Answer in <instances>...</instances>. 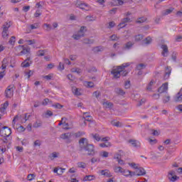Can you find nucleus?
I'll use <instances>...</instances> for the list:
<instances>
[{"label": "nucleus", "instance_id": "obj_49", "mask_svg": "<svg viewBox=\"0 0 182 182\" xmlns=\"http://www.w3.org/2000/svg\"><path fill=\"white\" fill-rule=\"evenodd\" d=\"M42 15V13L41 12V10H36V13L34 14L35 18H39Z\"/></svg>", "mask_w": 182, "mask_h": 182}, {"label": "nucleus", "instance_id": "obj_29", "mask_svg": "<svg viewBox=\"0 0 182 182\" xmlns=\"http://www.w3.org/2000/svg\"><path fill=\"white\" fill-rule=\"evenodd\" d=\"M50 160H55V159H58V154L56 152H53L51 154L48 156Z\"/></svg>", "mask_w": 182, "mask_h": 182}, {"label": "nucleus", "instance_id": "obj_34", "mask_svg": "<svg viewBox=\"0 0 182 182\" xmlns=\"http://www.w3.org/2000/svg\"><path fill=\"white\" fill-rule=\"evenodd\" d=\"M145 68H146V65L143 63H140L138 65H136L137 70H141L142 69H145Z\"/></svg>", "mask_w": 182, "mask_h": 182}, {"label": "nucleus", "instance_id": "obj_45", "mask_svg": "<svg viewBox=\"0 0 182 182\" xmlns=\"http://www.w3.org/2000/svg\"><path fill=\"white\" fill-rule=\"evenodd\" d=\"M42 126V123L41 122H36L33 127L35 128V129H38V127H41Z\"/></svg>", "mask_w": 182, "mask_h": 182}, {"label": "nucleus", "instance_id": "obj_7", "mask_svg": "<svg viewBox=\"0 0 182 182\" xmlns=\"http://www.w3.org/2000/svg\"><path fill=\"white\" fill-rule=\"evenodd\" d=\"M128 143L132 146V147H136L139 148L141 146L140 141L136 140V139H129L128 140Z\"/></svg>", "mask_w": 182, "mask_h": 182}, {"label": "nucleus", "instance_id": "obj_30", "mask_svg": "<svg viewBox=\"0 0 182 182\" xmlns=\"http://www.w3.org/2000/svg\"><path fill=\"white\" fill-rule=\"evenodd\" d=\"M135 42H140V41H142L143 39V35L139 34L135 36Z\"/></svg>", "mask_w": 182, "mask_h": 182}, {"label": "nucleus", "instance_id": "obj_1", "mask_svg": "<svg viewBox=\"0 0 182 182\" xmlns=\"http://www.w3.org/2000/svg\"><path fill=\"white\" fill-rule=\"evenodd\" d=\"M79 144H80V151H87V155L90 156L91 157H93V156H96L97 154V151H96V149H95V145L92 144H89V140L86 138H81L79 140Z\"/></svg>", "mask_w": 182, "mask_h": 182}, {"label": "nucleus", "instance_id": "obj_20", "mask_svg": "<svg viewBox=\"0 0 182 182\" xmlns=\"http://www.w3.org/2000/svg\"><path fill=\"white\" fill-rule=\"evenodd\" d=\"M114 92L117 95H119L120 96H124V95H126V92L120 87L115 88Z\"/></svg>", "mask_w": 182, "mask_h": 182}, {"label": "nucleus", "instance_id": "obj_48", "mask_svg": "<svg viewBox=\"0 0 182 182\" xmlns=\"http://www.w3.org/2000/svg\"><path fill=\"white\" fill-rule=\"evenodd\" d=\"M99 161H100V158H92L91 159V163H92L94 164V163H99Z\"/></svg>", "mask_w": 182, "mask_h": 182}, {"label": "nucleus", "instance_id": "obj_16", "mask_svg": "<svg viewBox=\"0 0 182 182\" xmlns=\"http://www.w3.org/2000/svg\"><path fill=\"white\" fill-rule=\"evenodd\" d=\"M136 176H145L146 170H144V168H136Z\"/></svg>", "mask_w": 182, "mask_h": 182}, {"label": "nucleus", "instance_id": "obj_58", "mask_svg": "<svg viewBox=\"0 0 182 182\" xmlns=\"http://www.w3.org/2000/svg\"><path fill=\"white\" fill-rule=\"evenodd\" d=\"M32 75H33V72H32V70H29L28 72L26 73V76H27L28 79H29Z\"/></svg>", "mask_w": 182, "mask_h": 182}, {"label": "nucleus", "instance_id": "obj_47", "mask_svg": "<svg viewBox=\"0 0 182 182\" xmlns=\"http://www.w3.org/2000/svg\"><path fill=\"white\" fill-rule=\"evenodd\" d=\"M53 116V112H52V111L50 110H48L46 112V117H50Z\"/></svg>", "mask_w": 182, "mask_h": 182}, {"label": "nucleus", "instance_id": "obj_4", "mask_svg": "<svg viewBox=\"0 0 182 182\" xmlns=\"http://www.w3.org/2000/svg\"><path fill=\"white\" fill-rule=\"evenodd\" d=\"M14 88L15 85H10L6 88L4 91V96L6 99H12V97H14Z\"/></svg>", "mask_w": 182, "mask_h": 182}, {"label": "nucleus", "instance_id": "obj_33", "mask_svg": "<svg viewBox=\"0 0 182 182\" xmlns=\"http://www.w3.org/2000/svg\"><path fill=\"white\" fill-rule=\"evenodd\" d=\"M63 129L64 130H70V127H69V124L66 123V121L64 119V124H63Z\"/></svg>", "mask_w": 182, "mask_h": 182}, {"label": "nucleus", "instance_id": "obj_62", "mask_svg": "<svg viewBox=\"0 0 182 182\" xmlns=\"http://www.w3.org/2000/svg\"><path fill=\"white\" fill-rule=\"evenodd\" d=\"M149 141L150 144H157V139H149Z\"/></svg>", "mask_w": 182, "mask_h": 182}, {"label": "nucleus", "instance_id": "obj_61", "mask_svg": "<svg viewBox=\"0 0 182 182\" xmlns=\"http://www.w3.org/2000/svg\"><path fill=\"white\" fill-rule=\"evenodd\" d=\"M110 39L112 41H119V37H117V36L114 34L110 36Z\"/></svg>", "mask_w": 182, "mask_h": 182}, {"label": "nucleus", "instance_id": "obj_28", "mask_svg": "<svg viewBox=\"0 0 182 182\" xmlns=\"http://www.w3.org/2000/svg\"><path fill=\"white\" fill-rule=\"evenodd\" d=\"M103 106H105L107 109H110L112 106H113V103L109 102H105L102 103Z\"/></svg>", "mask_w": 182, "mask_h": 182}, {"label": "nucleus", "instance_id": "obj_36", "mask_svg": "<svg viewBox=\"0 0 182 182\" xmlns=\"http://www.w3.org/2000/svg\"><path fill=\"white\" fill-rule=\"evenodd\" d=\"M86 19L88 22H92L93 21H96V17H93L92 16H87Z\"/></svg>", "mask_w": 182, "mask_h": 182}, {"label": "nucleus", "instance_id": "obj_17", "mask_svg": "<svg viewBox=\"0 0 182 182\" xmlns=\"http://www.w3.org/2000/svg\"><path fill=\"white\" fill-rule=\"evenodd\" d=\"M1 68L2 70L6 69V66H8V64L9 63V58H4V60L1 62Z\"/></svg>", "mask_w": 182, "mask_h": 182}, {"label": "nucleus", "instance_id": "obj_24", "mask_svg": "<svg viewBox=\"0 0 182 182\" xmlns=\"http://www.w3.org/2000/svg\"><path fill=\"white\" fill-rule=\"evenodd\" d=\"M82 43H85V45H92V43H95V40L92 38H85L82 41Z\"/></svg>", "mask_w": 182, "mask_h": 182}, {"label": "nucleus", "instance_id": "obj_41", "mask_svg": "<svg viewBox=\"0 0 182 182\" xmlns=\"http://www.w3.org/2000/svg\"><path fill=\"white\" fill-rule=\"evenodd\" d=\"M110 146H112L110 142L102 143L100 144V147H110Z\"/></svg>", "mask_w": 182, "mask_h": 182}, {"label": "nucleus", "instance_id": "obj_57", "mask_svg": "<svg viewBox=\"0 0 182 182\" xmlns=\"http://www.w3.org/2000/svg\"><path fill=\"white\" fill-rule=\"evenodd\" d=\"M53 107H55V109H62V107H63V105L59 104V103H56L55 105H53Z\"/></svg>", "mask_w": 182, "mask_h": 182}, {"label": "nucleus", "instance_id": "obj_52", "mask_svg": "<svg viewBox=\"0 0 182 182\" xmlns=\"http://www.w3.org/2000/svg\"><path fill=\"white\" fill-rule=\"evenodd\" d=\"M112 124L116 127H122V123H120V122H112Z\"/></svg>", "mask_w": 182, "mask_h": 182}, {"label": "nucleus", "instance_id": "obj_35", "mask_svg": "<svg viewBox=\"0 0 182 182\" xmlns=\"http://www.w3.org/2000/svg\"><path fill=\"white\" fill-rule=\"evenodd\" d=\"M77 166L80 168H86V164L85 162H78Z\"/></svg>", "mask_w": 182, "mask_h": 182}, {"label": "nucleus", "instance_id": "obj_55", "mask_svg": "<svg viewBox=\"0 0 182 182\" xmlns=\"http://www.w3.org/2000/svg\"><path fill=\"white\" fill-rule=\"evenodd\" d=\"M168 102H170V96L164 97L163 103H168Z\"/></svg>", "mask_w": 182, "mask_h": 182}, {"label": "nucleus", "instance_id": "obj_13", "mask_svg": "<svg viewBox=\"0 0 182 182\" xmlns=\"http://www.w3.org/2000/svg\"><path fill=\"white\" fill-rule=\"evenodd\" d=\"M129 22H130V18L126 17V18H123L121 21V23L119 24V28H124V26H126V25H124V24L129 23Z\"/></svg>", "mask_w": 182, "mask_h": 182}, {"label": "nucleus", "instance_id": "obj_6", "mask_svg": "<svg viewBox=\"0 0 182 182\" xmlns=\"http://www.w3.org/2000/svg\"><path fill=\"white\" fill-rule=\"evenodd\" d=\"M168 90V82L164 83L158 90L159 93H165Z\"/></svg>", "mask_w": 182, "mask_h": 182}, {"label": "nucleus", "instance_id": "obj_37", "mask_svg": "<svg viewBox=\"0 0 182 182\" xmlns=\"http://www.w3.org/2000/svg\"><path fill=\"white\" fill-rule=\"evenodd\" d=\"M22 68H29L31 66V63L28 61H24L21 63Z\"/></svg>", "mask_w": 182, "mask_h": 182}, {"label": "nucleus", "instance_id": "obj_38", "mask_svg": "<svg viewBox=\"0 0 182 182\" xmlns=\"http://www.w3.org/2000/svg\"><path fill=\"white\" fill-rule=\"evenodd\" d=\"M85 85H87V87H95V83L93 82L87 81L85 82Z\"/></svg>", "mask_w": 182, "mask_h": 182}, {"label": "nucleus", "instance_id": "obj_19", "mask_svg": "<svg viewBox=\"0 0 182 182\" xmlns=\"http://www.w3.org/2000/svg\"><path fill=\"white\" fill-rule=\"evenodd\" d=\"M83 36H85V35L83 33H80V31H78L76 34H74L73 36V38L75 41H79V39H80V38H83Z\"/></svg>", "mask_w": 182, "mask_h": 182}, {"label": "nucleus", "instance_id": "obj_63", "mask_svg": "<svg viewBox=\"0 0 182 182\" xmlns=\"http://www.w3.org/2000/svg\"><path fill=\"white\" fill-rule=\"evenodd\" d=\"M97 70H96V68L95 67H91L90 69H88L87 72L89 73H92V72H96Z\"/></svg>", "mask_w": 182, "mask_h": 182}, {"label": "nucleus", "instance_id": "obj_50", "mask_svg": "<svg viewBox=\"0 0 182 182\" xmlns=\"http://www.w3.org/2000/svg\"><path fill=\"white\" fill-rule=\"evenodd\" d=\"M78 32H80V33H82V35H85V33L86 32V27L81 26V28Z\"/></svg>", "mask_w": 182, "mask_h": 182}, {"label": "nucleus", "instance_id": "obj_9", "mask_svg": "<svg viewBox=\"0 0 182 182\" xmlns=\"http://www.w3.org/2000/svg\"><path fill=\"white\" fill-rule=\"evenodd\" d=\"M100 173L101 176H105V177H107L108 178H110V177H113V175H112V173H110V171H109L107 169L100 170Z\"/></svg>", "mask_w": 182, "mask_h": 182}, {"label": "nucleus", "instance_id": "obj_8", "mask_svg": "<svg viewBox=\"0 0 182 182\" xmlns=\"http://www.w3.org/2000/svg\"><path fill=\"white\" fill-rule=\"evenodd\" d=\"M18 48H21L22 50L21 51V55H26V53H29L31 52V48L29 46H19Z\"/></svg>", "mask_w": 182, "mask_h": 182}, {"label": "nucleus", "instance_id": "obj_59", "mask_svg": "<svg viewBox=\"0 0 182 182\" xmlns=\"http://www.w3.org/2000/svg\"><path fill=\"white\" fill-rule=\"evenodd\" d=\"M92 95L95 97H97H97L100 96V91H95Z\"/></svg>", "mask_w": 182, "mask_h": 182}, {"label": "nucleus", "instance_id": "obj_11", "mask_svg": "<svg viewBox=\"0 0 182 182\" xmlns=\"http://www.w3.org/2000/svg\"><path fill=\"white\" fill-rule=\"evenodd\" d=\"M77 6L82 11H89V6L85 3H77Z\"/></svg>", "mask_w": 182, "mask_h": 182}, {"label": "nucleus", "instance_id": "obj_31", "mask_svg": "<svg viewBox=\"0 0 182 182\" xmlns=\"http://www.w3.org/2000/svg\"><path fill=\"white\" fill-rule=\"evenodd\" d=\"M36 177V175L33 174V173H30L27 176V179L29 181H32V180L35 179V178Z\"/></svg>", "mask_w": 182, "mask_h": 182}, {"label": "nucleus", "instance_id": "obj_12", "mask_svg": "<svg viewBox=\"0 0 182 182\" xmlns=\"http://www.w3.org/2000/svg\"><path fill=\"white\" fill-rule=\"evenodd\" d=\"M161 49L163 50L161 55L164 58L167 57V53H168V47H167V45H162L161 46Z\"/></svg>", "mask_w": 182, "mask_h": 182}, {"label": "nucleus", "instance_id": "obj_39", "mask_svg": "<svg viewBox=\"0 0 182 182\" xmlns=\"http://www.w3.org/2000/svg\"><path fill=\"white\" fill-rule=\"evenodd\" d=\"M71 71L73 73H76L78 75H80V73H82V70H80V68H72Z\"/></svg>", "mask_w": 182, "mask_h": 182}, {"label": "nucleus", "instance_id": "obj_22", "mask_svg": "<svg viewBox=\"0 0 182 182\" xmlns=\"http://www.w3.org/2000/svg\"><path fill=\"white\" fill-rule=\"evenodd\" d=\"M173 11H174V8L167 9L166 10L162 11V16H166V15H170V14H171V12H173Z\"/></svg>", "mask_w": 182, "mask_h": 182}, {"label": "nucleus", "instance_id": "obj_25", "mask_svg": "<svg viewBox=\"0 0 182 182\" xmlns=\"http://www.w3.org/2000/svg\"><path fill=\"white\" fill-rule=\"evenodd\" d=\"M175 102H181L182 101V93L181 92H178L176 96L174 97Z\"/></svg>", "mask_w": 182, "mask_h": 182}, {"label": "nucleus", "instance_id": "obj_42", "mask_svg": "<svg viewBox=\"0 0 182 182\" xmlns=\"http://www.w3.org/2000/svg\"><path fill=\"white\" fill-rule=\"evenodd\" d=\"M16 38L15 36H11V38H10L9 43H10V45H15V41H16Z\"/></svg>", "mask_w": 182, "mask_h": 182}, {"label": "nucleus", "instance_id": "obj_14", "mask_svg": "<svg viewBox=\"0 0 182 182\" xmlns=\"http://www.w3.org/2000/svg\"><path fill=\"white\" fill-rule=\"evenodd\" d=\"M133 45H134V43L133 42L129 41L124 45L123 49L124 50H130L131 48H133Z\"/></svg>", "mask_w": 182, "mask_h": 182}, {"label": "nucleus", "instance_id": "obj_2", "mask_svg": "<svg viewBox=\"0 0 182 182\" xmlns=\"http://www.w3.org/2000/svg\"><path fill=\"white\" fill-rule=\"evenodd\" d=\"M129 65L130 63H126L117 67V68L113 69L111 71V73L113 75L114 79H119L120 76H127L129 72L124 69H126V68H129Z\"/></svg>", "mask_w": 182, "mask_h": 182}, {"label": "nucleus", "instance_id": "obj_10", "mask_svg": "<svg viewBox=\"0 0 182 182\" xmlns=\"http://www.w3.org/2000/svg\"><path fill=\"white\" fill-rule=\"evenodd\" d=\"M72 136H73V133L67 132V133L62 134L60 135V139H63V140H69V139H72Z\"/></svg>", "mask_w": 182, "mask_h": 182}, {"label": "nucleus", "instance_id": "obj_46", "mask_svg": "<svg viewBox=\"0 0 182 182\" xmlns=\"http://www.w3.org/2000/svg\"><path fill=\"white\" fill-rule=\"evenodd\" d=\"M146 100L145 98L141 99L139 102L137 104V106H143L146 103Z\"/></svg>", "mask_w": 182, "mask_h": 182}, {"label": "nucleus", "instance_id": "obj_15", "mask_svg": "<svg viewBox=\"0 0 182 182\" xmlns=\"http://www.w3.org/2000/svg\"><path fill=\"white\" fill-rule=\"evenodd\" d=\"M171 74V67H166L164 79H165V80L168 79V77H170Z\"/></svg>", "mask_w": 182, "mask_h": 182}, {"label": "nucleus", "instance_id": "obj_5", "mask_svg": "<svg viewBox=\"0 0 182 182\" xmlns=\"http://www.w3.org/2000/svg\"><path fill=\"white\" fill-rule=\"evenodd\" d=\"M12 134V130L9 127H3L2 129H0V136L1 137H9Z\"/></svg>", "mask_w": 182, "mask_h": 182}, {"label": "nucleus", "instance_id": "obj_51", "mask_svg": "<svg viewBox=\"0 0 182 182\" xmlns=\"http://www.w3.org/2000/svg\"><path fill=\"white\" fill-rule=\"evenodd\" d=\"M122 174L124 176V177H130V171L125 170Z\"/></svg>", "mask_w": 182, "mask_h": 182}, {"label": "nucleus", "instance_id": "obj_21", "mask_svg": "<svg viewBox=\"0 0 182 182\" xmlns=\"http://www.w3.org/2000/svg\"><path fill=\"white\" fill-rule=\"evenodd\" d=\"M123 4H124V1H123V0H114L112 1V5H114V6H122Z\"/></svg>", "mask_w": 182, "mask_h": 182}, {"label": "nucleus", "instance_id": "obj_18", "mask_svg": "<svg viewBox=\"0 0 182 182\" xmlns=\"http://www.w3.org/2000/svg\"><path fill=\"white\" fill-rule=\"evenodd\" d=\"M9 106V102L8 101H6L0 108L1 113H5V110H6V108Z\"/></svg>", "mask_w": 182, "mask_h": 182}, {"label": "nucleus", "instance_id": "obj_43", "mask_svg": "<svg viewBox=\"0 0 182 182\" xmlns=\"http://www.w3.org/2000/svg\"><path fill=\"white\" fill-rule=\"evenodd\" d=\"M92 137L93 139H95V140H96L97 141H100L101 140V138H100V136L97 134H92Z\"/></svg>", "mask_w": 182, "mask_h": 182}, {"label": "nucleus", "instance_id": "obj_23", "mask_svg": "<svg viewBox=\"0 0 182 182\" xmlns=\"http://www.w3.org/2000/svg\"><path fill=\"white\" fill-rule=\"evenodd\" d=\"M151 42H152L151 38H150L149 36L142 41L141 45H150V43H151Z\"/></svg>", "mask_w": 182, "mask_h": 182}, {"label": "nucleus", "instance_id": "obj_32", "mask_svg": "<svg viewBox=\"0 0 182 182\" xmlns=\"http://www.w3.org/2000/svg\"><path fill=\"white\" fill-rule=\"evenodd\" d=\"M147 18H146L145 17H141V18H139L137 20H136V23H143L144 22H146Z\"/></svg>", "mask_w": 182, "mask_h": 182}, {"label": "nucleus", "instance_id": "obj_53", "mask_svg": "<svg viewBox=\"0 0 182 182\" xmlns=\"http://www.w3.org/2000/svg\"><path fill=\"white\" fill-rule=\"evenodd\" d=\"M153 85H154V81L151 80L146 87L147 90H151V86H153Z\"/></svg>", "mask_w": 182, "mask_h": 182}, {"label": "nucleus", "instance_id": "obj_44", "mask_svg": "<svg viewBox=\"0 0 182 182\" xmlns=\"http://www.w3.org/2000/svg\"><path fill=\"white\" fill-rule=\"evenodd\" d=\"M5 75H6V72L5 69L4 70L1 69V71L0 72V80L1 79H4V76H5Z\"/></svg>", "mask_w": 182, "mask_h": 182}, {"label": "nucleus", "instance_id": "obj_27", "mask_svg": "<svg viewBox=\"0 0 182 182\" xmlns=\"http://www.w3.org/2000/svg\"><path fill=\"white\" fill-rule=\"evenodd\" d=\"M41 26L39 23H35L33 24H31L30 26L31 29L33 30V29H38L39 27Z\"/></svg>", "mask_w": 182, "mask_h": 182}, {"label": "nucleus", "instance_id": "obj_3", "mask_svg": "<svg viewBox=\"0 0 182 182\" xmlns=\"http://www.w3.org/2000/svg\"><path fill=\"white\" fill-rule=\"evenodd\" d=\"M12 26V21H6L3 25V31L1 33L2 38L4 39H8V36H9V28Z\"/></svg>", "mask_w": 182, "mask_h": 182}, {"label": "nucleus", "instance_id": "obj_26", "mask_svg": "<svg viewBox=\"0 0 182 182\" xmlns=\"http://www.w3.org/2000/svg\"><path fill=\"white\" fill-rule=\"evenodd\" d=\"M92 180H95V176L93 175L85 176L83 178V181H92Z\"/></svg>", "mask_w": 182, "mask_h": 182}, {"label": "nucleus", "instance_id": "obj_56", "mask_svg": "<svg viewBox=\"0 0 182 182\" xmlns=\"http://www.w3.org/2000/svg\"><path fill=\"white\" fill-rule=\"evenodd\" d=\"M168 178L171 181H176V180H177V176H168Z\"/></svg>", "mask_w": 182, "mask_h": 182}, {"label": "nucleus", "instance_id": "obj_54", "mask_svg": "<svg viewBox=\"0 0 182 182\" xmlns=\"http://www.w3.org/2000/svg\"><path fill=\"white\" fill-rule=\"evenodd\" d=\"M73 93L74 95H75L76 96H80V92H79V89L75 88L73 90Z\"/></svg>", "mask_w": 182, "mask_h": 182}, {"label": "nucleus", "instance_id": "obj_40", "mask_svg": "<svg viewBox=\"0 0 182 182\" xmlns=\"http://www.w3.org/2000/svg\"><path fill=\"white\" fill-rule=\"evenodd\" d=\"M37 56H45V50H40L36 52Z\"/></svg>", "mask_w": 182, "mask_h": 182}, {"label": "nucleus", "instance_id": "obj_60", "mask_svg": "<svg viewBox=\"0 0 182 182\" xmlns=\"http://www.w3.org/2000/svg\"><path fill=\"white\" fill-rule=\"evenodd\" d=\"M58 69V70H63V69H65V65L63 63H60Z\"/></svg>", "mask_w": 182, "mask_h": 182}, {"label": "nucleus", "instance_id": "obj_64", "mask_svg": "<svg viewBox=\"0 0 182 182\" xmlns=\"http://www.w3.org/2000/svg\"><path fill=\"white\" fill-rule=\"evenodd\" d=\"M124 86L125 89H129V87H130V81L125 82Z\"/></svg>", "mask_w": 182, "mask_h": 182}]
</instances>
